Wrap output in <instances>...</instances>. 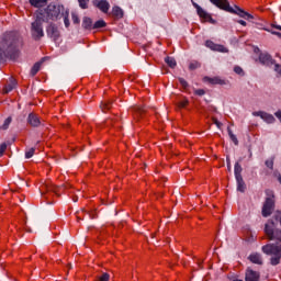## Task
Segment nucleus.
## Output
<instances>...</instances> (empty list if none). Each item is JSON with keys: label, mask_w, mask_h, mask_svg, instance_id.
<instances>
[{"label": "nucleus", "mask_w": 281, "mask_h": 281, "mask_svg": "<svg viewBox=\"0 0 281 281\" xmlns=\"http://www.w3.org/2000/svg\"><path fill=\"white\" fill-rule=\"evenodd\" d=\"M16 47H19V36L14 33H4L0 37V52L2 56L12 58L13 54H16Z\"/></svg>", "instance_id": "obj_1"}, {"label": "nucleus", "mask_w": 281, "mask_h": 281, "mask_svg": "<svg viewBox=\"0 0 281 281\" xmlns=\"http://www.w3.org/2000/svg\"><path fill=\"white\" fill-rule=\"evenodd\" d=\"M65 5L50 2L45 9H40L35 13L38 14L45 23H49V21H59L65 14Z\"/></svg>", "instance_id": "obj_2"}, {"label": "nucleus", "mask_w": 281, "mask_h": 281, "mask_svg": "<svg viewBox=\"0 0 281 281\" xmlns=\"http://www.w3.org/2000/svg\"><path fill=\"white\" fill-rule=\"evenodd\" d=\"M211 3L220 8L221 10H225V12H231L232 14H238L241 19H254V15L249 14L248 12H245L243 9L235 7L232 8L229 5V2L227 0H210Z\"/></svg>", "instance_id": "obj_3"}, {"label": "nucleus", "mask_w": 281, "mask_h": 281, "mask_svg": "<svg viewBox=\"0 0 281 281\" xmlns=\"http://www.w3.org/2000/svg\"><path fill=\"white\" fill-rule=\"evenodd\" d=\"M261 251L266 254V256H271L270 265L272 267H278L281 260V244H267L262 246Z\"/></svg>", "instance_id": "obj_4"}, {"label": "nucleus", "mask_w": 281, "mask_h": 281, "mask_svg": "<svg viewBox=\"0 0 281 281\" xmlns=\"http://www.w3.org/2000/svg\"><path fill=\"white\" fill-rule=\"evenodd\" d=\"M43 23H45V20L38 13H35V21L31 24V35L34 41H41L45 36Z\"/></svg>", "instance_id": "obj_5"}, {"label": "nucleus", "mask_w": 281, "mask_h": 281, "mask_svg": "<svg viewBox=\"0 0 281 281\" xmlns=\"http://www.w3.org/2000/svg\"><path fill=\"white\" fill-rule=\"evenodd\" d=\"M265 234L269 240H279L281 244V229L276 228V222L269 220L265 225Z\"/></svg>", "instance_id": "obj_6"}, {"label": "nucleus", "mask_w": 281, "mask_h": 281, "mask_svg": "<svg viewBox=\"0 0 281 281\" xmlns=\"http://www.w3.org/2000/svg\"><path fill=\"white\" fill-rule=\"evenodd\" d=\"M276 205V200L273 199V192L270 191V196H268L262 206V216H271L273 207Z\"/></svg>", "instance_id": "obj_7"}, {"label": "nucleus", "mask_w": 281, "mask_h": 281, "mask_svg": "<svg viewBox=\"0 0 281 281\" xmlns=\"http://www.w3.org/2000/svg\"><path fill=\"white\" fill-rule=\"evenodd\" d=\"M46 34L48 38H52L56 43L58 38H60V31L58 30V26L55 23L48 24L46 27Z\"/></svg>", "instance_id": "obj_8"}, {"label": "nucleus", "mask_w": 281, "mask_h": 281, "mask_svg": "<svg viewBox=\"0 0 281 281\" xmlns=\"http://www.w3.org/2000/svg\"><path fill=\"white\" fill-rule=\"evenodd\" d=\"M252 115L254 117H261V120H263V122H267V124H273V122H276V117L265 111L252 112Z\"/></svg>", "instance_id": "obj_9"}, {"label": "nucleus", "mask_w": 281, "mask_h": 281, "mask_svg": "<svg viewBox=\"0 0 281 281\" xmlns=\"http://www.w3.org/2000/svg\"><path fill=\"white\" fill-rule=\"evenodd\" d=\"M205 47H207L209 49H211L212 52H221L222 54H227V52H229L226 47H224L221 44H216L210 40H207L205 42Z\"/></svg>", "instance_id": "obj_10"}, {"label": "nucleus", "mask_w": 281, "mask_h": 281, "mask_svg": "<svg viewBox=\"0 0 281 281\" xmlns=\"http://www.w3.org/2000/svg\"><path fill=\"white\" fill-rule=\"evenodd\" d=\"M93 5L103 12V14H108L109 10L111 9V4L106 0H95Z\"/></svg>", "instance_id": "obj_11"}, {"label": "nucleus", "mask_w": 281, "mask_h": 281, "mask_svg": "<svg viewBox=\"0 0 281 281\" xmlns=\"http://www.w3.org/2000/svg\"><path fill=\"white\" fill-rule=\"evenodd\" d=\"M245 281H260V272L251 268H247L245 273Z\"/></svg>", "instance_id": "obj_12"}, {"label": "nucleus", "mask_w": 281, "mask_h": 281, "mask_svg": "<svg viewBox=\"0 0 281 281\" xmlns=\"http://www.w3.org/2000/svg\"><path fill=\"white\" fill-rule=\"evenodd\" d=\"M259 60L262 65H267L268 67L273 65V58H271V55L267 53H261L259 56Z\"/></svg>", "instance_id": "obj_13"}, {"label": "nucleus", "mask_w": 281, "mask_h": 281, "mask_svg": "<svg viewBox=\"0 0 281 281\" xmlns=\"http://www.w3.org/2000/svg\"><path fill=\"white\" fill-rule=\"evenodd\" d=\"M27 122L31 126H41V119L34 113L29 114Z\"/></svg>", "instance_id": "obj_14"}, {"label": "nucleus", "mask_w": 281, "mask_h": 281, "mask_svg": "<svg viewBox=\"0 0 281 281\" xmlns=\"http://www.w3.org/2000/svg\"><path fill=\"white\" fill-rule=\"evenodd\" d=\"M248 260H250V262L254 265H262V256H260L258 252L249 255Z\"/></svg>", "instance_id": "obj_15"}, {"label": "nucleus", "mask_w": 281, "mask_h": 281, "mask_svg": "<svg viewBox=\"0 0 281 281\" xmlns=\"http://www.w3.org/2000/svg\"><path fill=\"white\" fill-rule=\"evenodd\" d=\"M29 2L33 8H37L38 10H42L41 8L47 5V0H29Z\"/></svg>", "instance_id": "obj_16"}, {"label": "nucleus", "mask_w": 281, "mask_h": 281, "mask_svg": "<svg viewBox=\"0 0 281 281\" xmlns=\"http://www.w3.org/2000/svg\"><path fill=\"white\" fill-rule=\"evenodd\" d=\"M196 12L201 19H204V21H212V15H210L203 8L196 7Z\"/></svg>", "instance_id": "obj_17"}, {"label": "nucleus", "mask_w": 281, "mask_h": 281, "mask_svg": "<svg viewBox=\"0 0 281 281\" xmlns=\"http://www.w3.org/2000/svg\"><path fill=\"white\" fill-rule=\"evenodd\" d=\"M112 16H114V19H123L124 10H122V8H120V7H113L112 8Z\"/></svg>", "instance_id": "obj_18"}, {"label": "nucleus", "mask_w": 281, "mask_h": 281, "mask_svg": "<svg viewBox=\"0 0 281 281\" xmlns=\"http://www.w3.org/2000/svg\"><path fill=\"white\" fill-rule=\"evenodd\" d=\"M204 80L206 82H210V85H225V80H223L218 77H213V78L205 77Z\"/></svg>", "instance_id": "obj_19"}, {"label": "nucleus", "mask_w": 281, "mask_h": 281, "mask_svg": "<svg viewBox=\"0 0 281 281\" xmlns=\"http://www.w3.org/2000/svg\"><path fill=\"white\" fill-rule=\"evenodd\" d=\"M82 27L85 30H93V20L91 18H83Z\"/></svg>", "instance_id": "obj_20"}, {"label": "nucleus", "mask_w": 281, "mask_h": 281, "mask_svg": "<svg viewBox=\"0 0 281 281\" xmlns=\"http://www.w3.org/2000/svg\"><path fill=\"white\" fill-rule=\"evenodd\" d=\"M113 106V103L111 101H104L101 103L100 109L103 113H106V111H111Z\"/></svg>", "instance_id": "obj_21"}, {"label": "nucleus", "mask_w": 281, "mask_h": 281, "mask_svg": "<svg viewBox=\"0 0 281 281\" xmlns=\"http://www.w3.org/2000/svg\"><path fill=\"white\" fill-rule=\"evenodd\" d=\"M234 171H235V179H240L243 178V167L240 166L239 162H236L235 164V167H234Z\"/></svg>", "instance_id": "obj_22"}, {"label": "nucleus", "mask_w": 281, "mask_h": 281, "mask_svg": "<svg viewBox=\"0 0 281 281\" xmlns=\"http://www.w3.org/2000/svg\"><path fill=\"white\" fill-rule=\"evenodd\" d=\"M43 65L42 61H37L34 64V66L31 69V76H36V74H38V71H41V66Z\"/></svg>", "instance_id": "obj_23"}, {"label": "nucleus", "mask_w": 281, "mask_h": 281, "mask_svg": "<svg viewBox=\"0 0 281 281\" xmlns=\"http://www.w3.org/2000/svg\"><path fill=\"white\" fill-rule=\"evenodd\" d=\"M165 63L170 67L171 69H175L177 67V60L172 57H166Z\"/></svg>", "instance_id": "obj_24"}, {"label": "nucleus", "mask_w": 281, "mask_h": 281, "mask_svg": "<svg viewBox=\"0 0 281 281\" xmlns=\"http://www.w3.org/2000/svg\"><path fill=\"white\" fill-rule=\"evenodd\" d=\"M106 25V22L104 20H98L93 26L92 30H102Z\"/></svg>", "instance_id": "obj_25"}, {"label": "nucleus", "mask_w": 281, "mask_h": 281, "mask_svg": "<svg viewBox=\"0 0 281 281\" xmlns=\"http://www.w3.org/2000/svg\"><path fill=\"white\" fill-rule=\"evenodd\" d=\"M237 181V190L239 192H245V181L243 180V178H236Z\"/></svg>", "instance_id": "obj_26"}, {"label": "nucleus", "mask_w": 281, "mask_h": 281, "mask_svg": "<svg viewBox=\"0 0 281 281\" xmlns=\"http://www.w3.org/2000/svg\"><path fill=\"white\" fill-rule=\"evenodd\" d=\"M63 18H64L65 27H69L70 23H69V11L68 10L64 11L61 19Z\"/></svg>", "instance_id": "obj_27"}, {"label": "nucleus", "mask_w": 281, "mask_h": 281, "mask_svg": "<svg viewBox=\"0 0 281 281\" xmlns=\"http://www.w3.org/2000/svg\"><path fill=\"white\" fill-rule=\"evenodd\" d=\"M14 87H16V83L13 80V81H11V83H8L4 87V89H3L4 93H10V91H12L14 89Z\"/></svg>", "instance_id": "obj_28"}, {"label": "nucleus", "mask_w": 281, "mask_h": 281, "mask_svg": "<svg viewBox=\"0 0 281 281\" xmlns=\"http://www.w3.org/2000/svg\"><path fill=\"white\" fill-rule=\"evenodd\" d=\"M144 113H146V111L142 108H138L134 114L135 120H137V117H143Z\"/></svg>", "instance_id": "obj_29"}, {"label": "nucleus", "mask_w": 281, "mask_h": 281, "mask_svg": "<svg viewBox=\"0 0 281 281\" xmlns=\"http://www.w3.org/2000/svg\"><path fill=\"white\" fill-rule=\"evenodd\" d=\"M78 2L82 10H87V8H89V0H78Z\"/></svg>", "instance_id": "obj_30"}, {"label": "nucleus", "mask_w": 281, "mask_h": 281, "mask_svg": "<svg viewBox=\"0 0 281 281\" xmlns=\"http://www.w3.org/2000/svg\"><path fill=\"white\" fill-rule=\"evenodd\" d=\"M190 104V101H188V99H183L182 101H180L178 103V108L179 109H186V106H188Z\"/></svg>", "instance_id": "obj_31"}, {"label": "nucleus", "mask_w": 281, "mask_h": 281, "mask_svg": "<svg viewBox=\"0 0 281 281\" xmlns=\"http://www.w3.org/2000/svg\"><path fill=\"white\" fill-rule=\"evenodd\" d=\"M36 149L34 148H30L29 150L25 151V158L26 159H32V157H34V153Z\"/></svg>", "instance_id": "obj_32"}, {"label": "nucleus", "mask_w": 281, "mask_h": 281, "mask_svg": "<svg viewBox=\"0 0 281 281\" xmlns=\"http://www.w3.org/2000/svg\"><path fill=\"white\" fill-rule=\"evenodd\" d=\"M234 71L237 74V76H245V70H243L240 66H235Z\"/></svg>", "instance_id": "obj_33"}, {"label": "nucleus", "mask_w": 281, "mask_h": 281, "mask_svg": "<svg viewBox=\"0 0 281 281\" xmlns=\"http://www.w3.org/2000/svg\"><path fill=\"white\" fill-rule=\"evenodd\" d=\"M179 82H180L182 89L184 91H188V87H189L188 81H186V79H183V78H179Z\"/></svg>", "instance_id": "obj_34"}, {"label": "nucleus", "mask_w": 281, "mask_h": 281, "mask_svg": "<svg viewBox=\"0 0 281 281\" xmlns=\"http://www.w3.org/2000/svg\"><path fill=\"white\" fill-rule=\"evenodd\" d=\"M228 135H229V138L232 139V142L235 144V146H238V138L236 137V135H234V133H232V131H228Z\"/></svg>", "instance_id": "obj_35"}, {"label": "nucleus", "mask_w": 281, "mask_h": 281, "mask_svg": "<svg viewBox=\"0 0 281 281\" xmlns=\"http://www.w3.org/2000/svg\"><path fill=\"white\" fill-rule=\"evenodd\" d=\"M199 67H201V63H199V61H192L189 65V69H191V70L199 69Z\"/></svg>", "instance_id": "obj_36"}, {"label": "nucleus", "mask_w": 281, "mask_h": 281, "mask_svg": "<svg viewBox=\"0 0 281 281\" xmlns=\"http://www.w3.org/2000/svg\"><path fill=\"white\" fill-rule=\"evenodd\" d=\"M5 150H8V144L2 143V144L0 145V157H3Z\"/></svg>", "instance_id": "obj_37"}, {"label": "nucleus", "mask_w": 281, "mask_h": 281, "mask_svg": "<svg viewBox=\"0 0 281 281\" xmlns=\"http://www.w3.org/2000/svg\"><path fill=\"white\" fill-rule=\"evenodd\" d=\"M10 124H12V117H8L5 121H4V123H3V125H2V128L4 130V131H7V128L10 126Z\"/></svg>", "instance_id": "obj_38"}, {"label": "nucleus", "mask_w": 281, "mask_h": 281, "mask_svg": "<svg viewBox=\"0 0 281 281\" xmlns=\"http://www.w3.org/2000/svg\"><path fill=\"white\" fill-rule=\"evenodd\" d=\"M111 279V276L109 273L104 272L102 276L99 277V281H109Z\"/></svg>", "instance_id": "obj_39"}, {"label": "nucleus", "mask_w": 281, "mask_h": 281, "mask_svg": "<svg viewBox=\"0 0 281 281\" xmlns=\"http://www.w3.org/2000/svg\"><path fill=\"white\" fill-rule=\"evenodd\" d=\"M212 122L213 124H215V126H217V128H221V126H223V123H221L216 117H212Z\"/></svg>", "instance_id": "obj_40"}, {"label": "nucleus", "mask_w": 281, "mask_h": 281, "mask_svg": "<svg viewBox=\"0 0 281 281\" xmlns=\"http://www.w3.org/2000/svg\"><path fill=\"white\" fill-rule=\"evenodd\" d=\"M267 168H270V170H273V159L266 160Z\"/></svg>", "instance_id": "obj_41"}, {"label": "nucleus", "mask_w": 281, "mask_h": 281, "mask_svg": "<svg viewBox=\"0 0 281 281\" xmlns=\"http://www.w3.org/2000/svg\"><path fill=\"white\" fill-rule=\"evenodd\" d=\"M276 29L281 31V26H276ZM271 34H273L274 36H279V38H281V33L280 32L271 31Z\"/></svg>", "instance_id": "obj_42"}, {"label": "nucleus", "mask_w": 281, "mask_h": 281, "mask_svg": "<svg viewBox=\"0 0 281 281\" xmlns=\"http://www.w3.org/2000/svg\"><path fill=\"white\" fill-rule=\"evenodd\" d=\"M195 95H205V90L203 89H198L194 91Z\"/></svg>", "instance_id": "obj_43"}, {"label": "nucleus", "mask_w": 281, "mask_h": 281, "mask_svg": "<svg viewBox=\"0 0 281 281\" xmlns=\"http://www.w3.org/2000/svg\"><path fill=\"white\" fill-rule=\"evenodd\" d=\"M72 23H80V19L76 15V13H72Z\"/></svg>", "instance_id": "obj_44"}, {"label": "nucleus", "mask_w": 281, "mask_h": 281, "mask_svg": "<svg viewBox=\"0 0 281 281\" xmlns=\"http://www.w3.org/2000/svg\"><path fill=\"white\" fill-rule=\"evenodd\" d=\"M274 71H277V74H279V76H281V65H276L274 66Z\"/></svg>", "instance_id": "obj_45"}, {"label": "nucleus", "mask_w": 281, "mask_h": 281, "mask_svg": "<svg viewBox=\"0 0 281 281\" xmlns=\"http://www.w3.org/2000/svg\"><path fill=\"white\" fill-rule=\"evenodd\" d=\"M276 117H278V120H280L281 122V110H279L278 112L274 113Z\"/></svg>", "instance_id": "obj_46"}, {"label": "nucleus", "mask_w": 281, "mask_h": 281, "mask_svg": "<svg viewBox=\"0 0 281 281\" xmlns=\"http://www.w3.org/2000/svg\"><path fill=\"white\" fill-rule=\"evenodd\" d=\"M238 23H239V25H243L244 27L247 26V22H245V20H239Z\"/></svg>", "instance_id": "obj_47"}, {"label": "nucleus", "mask_w": 281, "mask_h": 281, "mask_svg": "<svg viewBox=\"0 0 281 281\" xmlns=\"http://www.w3.org/2000/svg\"><path fill=\"white\" fill-rule=\"evenodd\" d=\"M105 124H106V125L113 124V120H108V121L105 122Z\"/></svg>", "instance_id": "obj_48"}, {"label": "nucleus", "mask_w": 281, "mask_h": 281, "mask_svg": "<svg viewBox=\"0 0 281 281\" xmlns=\"http://www.w3.org/2000/svg\"><path fill=\"white\" fill-rule=\"evenodd\" d=\"M200 113H205V111L204 110H200Z\"/></svg>", "instance_id": "obj_49"}, {"label": "nucleus", "mask_w": 281, "mask_h": 281, "mask_svg": "<svg viewBox=\"0 0 281 281\" xmlns=\"http://www.w3.org/2000/svg\"><path fill=\"white\" fill-rule=\"evenodd\" d=\"M234 281H243V280H240V279H236V280H234Z\"/></svg>", "instance_id": "obj_50"}]
</instances>
